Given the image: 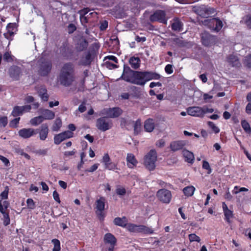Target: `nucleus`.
<instances>
[{
  "label": "nucleus",
  "instance_id": "obj_49",
  "mask_svg": "<svg viewBox=\"0 0 251 251\" xmlns=\"http://www.w3.org/2000/svg\"><path fill=\"white\" fill-rule=\"evenodd\" d=\"M141 123L140 119H138L134 124V130L135 132H137L141 128Z\"/></svg>",
  "mask_w": 251,
  "mask_h": 251
},
{
  "label": "nucleus",
  "instance_id": "obj_32",
  "mask_svg": "<svg viewBox=\"0 0 251 251\" xmlns=\"http://www.w3.org/2000/svg\"><path fill=\"white\" fill-rule=\"evenodd\" d=\"M213 37L207 33H202L201 40L202 42L205 46H209L210 41L212 40Z\"/></svg>",
  "mask_w": 251,
  "mask_h": 251
},
{
  "label": "nucleus",
  "instance_id": "obj_52",
  "mask_svg": "<svg viewBox=\"0 0 251 251\" xmlns=\"http://www.w3.org/2000/svg\"><path fill=\"white\" fill-rule=\"evenodd\" d=\"M90 10L89 8H84L79 11L80 16H87Z\"/></svg>",
  "mask_w": 251,
  "mask_h": 251
},
{
  "label": "nucleus",
  "instance_id": "obj_47",
  "mask_svg": "<svg viewBox=\"0 0 251 251\" xmlns=\"http://www.w3.org/2000/svg\"><path fill=\"white\" fill-rule=\"evenodd\" d=\"M85 81H86V79H85V77H83L82 79H81L80 80L79 86L78 89V90L79 91L83 92L85 90Z\"/></svg>",
  "mask_w": 251,
  "mask_h": 251
},
{
  "label": "nucleus",
  "instance_id": "obj_16",
  "mask_svg": "<svg viewBox=\"0 0 251 251\" xmlns=\"http://www.w3.org/2000/svg\"><path fill=\"white\" fill-rule=\"evenodd\" d=\"M187 114L191 116L202 117L204 116V112L202 107L191 106L187 109Z\"/></svg>",
  "mask_w": 251,
  "mask_h": 251
},
{
  "label": "nucleus",
  "instance_id": "obj_25",
  "mask_svg": "<svg viewBox=\"0 0 251 251\" xmlns=\"http://www.w3.org/2000/svg\"><path fill=\"white\" fill-rule=\"evenodd\" d=\"M184 145L182 141H174L171 143L170 148L172 151H175L181 149Z\"/></svg>",
  "mask_w": 251,
  "mask_h": 251
},
{
  "label": "nucleus",
  "instance_id": "obj_20",
  "mask_svg": "<svg viewBox=\"0 0 251 251\" xmlns=\"http://www.w3.org/2000/svg\"><path fill=\"white\" fill-rule=\"evenodd\" d=\"M127 165L129 168H133L136 166L138 161L132 153H128L126 157Z\"/></svg>",
  "mask_w": 251,
  "mask_h": 251
},
{
  "label": "nucleus",
  "instance_id": "obj_50",
  "mask_svg": "<svg viewBox=\"0 0 251 251\" xmlns=\"http://www.w3.org/2000/svg\"><path fill=\"white\" fill-rule=\"evenodd\" d=\"M76 29L75 25L73 24H70L68 26V30L69 34L73 33Z\"/></svg>",
  "mask_w": 251,
  "mask_h": 251
},
{
  "label": "nucleus",
  "instance_id": "obj_22",
  "mask_svg": "<svg viewBox=\"0 0 251 251\" xmlns=\"http://www.w3.org/2000/svg\"><path fill=\"white\" fill-rule=\"evenodd\" d=\"M215 10L213 8L202 6L200 8L198 14L202 17H207L209 15L213 14Z\"/></svg>",
  "mask_w": 251,
  "mask_h": 251
},
{
  "label": "nucleus",
  "instance_id": "obj_13",
  "mask_svg": "<svg viewBox=\"0 0 251 251\" xmlns=\"http://www.w3.org/2000/svg\"><path fill=\"white\" fill-rule=\"evenodd\" d=\"M22 73L21 68L16 65L11 66L9 69V76L14 80H19Z\"/></svg>",
  "mask_w": 251,
  "mask_h": 251
},
{
  "label": "nucleus",
  "instance_id": "obj_11",
  "mask_svg": "<svg viewBox=\"0 0 251 251\" xmlns=\"http://www.w3.org/2000/svg\"><path fill=\"white\" fill-rule=\"evenodd\" d=\"M103 242L105 244L109 245L107 251H114L115 246L116 245L117 239L112 234L106 233L103 237Z\"/></svg>",
  "mask_w": 251,
  "mask_h": 251
},
{
  "label": "nucleus",
  "instance_id": "obj_41",
  "mask_svg": "<svg viewBox=\"0 0 251 251\" xmlns=\"http://www.w3.org/2000/svg\"><path fill=\"white\" fill-rule=\"evenodd\" d=\"M27 206L28 209H34L35 208V204L33 200L28 198L26 200Z\"/></svg>",
  "mask_w": 251,
  "mask_h": 251
},
{
  "label": "nucleus",
  "instance_id": "obj_48",
  "mask_svg": "<svg viewBox=\"0 0 251 251\" xmlns=\"http://www.w3.org/2000/svg\"><path fill=\"white\" fill-rule=\"evenodd\" d=\"M48 150L47 149H39L34 151V153L39 155L44 156L47 154Z\"/></svg>",
  "mask_w": 251,
  "mask_h": 251
},
{
  "label": "nucleus",
  "instance_id": "obj_38",
  "mask_svg": "<svg viewBox=\"0 0 251 251\" xmlns=\"http://www.w3.org/2000/svg\"><path fill=\"white\" fill-rule=\"evenodd\" d=\"M241 126L243 127V128L247 132H251V127L249 124L248 122L245 120H242L241 121Z\"/></svg>",
  "mask_w": 251,
  "mask_h": 251
},
{
  "label": "nucleus",
  "instance_id": "obj_4",
  "mask_svg": "<svg viewBox=\"0 0 251 251\" xmlns=\"http://www.w3.org/2000/svg\"><path fill=\"white\" fill-rule=\"evenodd\" d=\"M157 160V152L155 150H151L144 158V164L149 171H152L155 168Z\"/></svg>",
  "mask_w": 251,
  "mask_h": 251
},
{
  "label": "nucleus",
  "instance_id": "obj_62",
  "mask_svg": "<svg viewBox=\"0 0 251 251\" xmlns=\"http://www.w3.org/2000/svg\"><path fill=\"white\" fill-rule=\"evenodd\" d=\"M110 159H111L110 158V156H109L108 153H106L103 156L102 162L103 164L105 163H107L110 161Z\"/></svg>",
  "mask_w": 251,
  "mask_h": 251
},
{
  "label": "nucleus",
  "instance_id": "obj_10",
  "mask_svg": "<svg viewBox=\"0 0 251 251\" xmlns=\"http://www.w3.org/2000/svg\"><path fill=\"white\" fill-rule=\"evenodd\" d=\"M61 55L66 59H71L74 55V51L72 47L67 42H63L59 48Z\"/></svg>",
  "mask_w": 251,
  "mask_h": 251
},
{
  "label": "nucleus",
  "instance_id": "obj_42",
  "mask_svg": "<svg viewBox=\"0 0 251 251\" xmlns=\"http://www.w3.org/2000/svg\"><path fill=\"white\" fill-rule=\"evenodd\" d=\"M208 125L214 133H218L220 132V129L219 127L217 126L212 122H208Z\"/></svg>",
  "mask_w": 251,
  "mask_h": 251
},
{
  "label": "nucleus",
  "instance_id": "obj_46",
  "mask_svg": "<svg viewBox=\"0 0 251 251\" xmlns=\"http://www.w3.org/2000/svg\"><path fill=\"white\" fill-rule=\"evenodd\" d=\"M189 239L190 242L196 241L200 242L201 241L200 238L195 234H191L189 235Z\"/></svg>",
  "mask_w": 251,
  "mask_h": 251
},
{
  "label": "nucleus",
  "instance_id": "obj_7",
  "mask_svg": "<svg viewBox=\"0 0 251 251\" xmlns=\"http://www.w3.org/2000/svg\"><path fill=\"white\" fill-rule=\"evenodd\" d=\"M203 25L216 32H218L223 26V22L218 19L212 18L204 20Z\"/></svg>",
  "mask_w": 251,
  "mask_h": 251
},
{
  "label": "nucleus",
  "instance_id": "obj_3",
  "mask_svg": "<svg viewBox=\"0 0 251 251\" xmlns=\"http://www.w3.org/2000/svg\"><path fill=\"white\" fill-rule=\"evenodd\" d=\"M51 61L47 58L41 57L38 61V72L42 76H48L52 69Z\"/></svg>",
  "mask_w": 251,
  "mask_h": 251
},
{
  "label": "nucleus",
  "instance_id": "obj_56",
  "mask_svg": "<svg viewBox=\"0 0 251 251\" xmlns=\"http://www.w3.org/2000/svg\"><path fill=\"white\" fill-rule=\"evenodd\" d=\"M244 64L251 69V55L246 57L244 60Z\"/></svg>",
  "mask_w": 251,
  "mask_h": 251
},
{
  "label": "nucleus",
  "instance_id": "obj_27",
  "mask_svg": "<svg viewBox=\"0 0 251 251\" xmlns=\"http://www.w3.org/2000/svg\"><path fill=\"white\" fill-rule=\"evenodd\" d=\"M182 154L186 161L190 163L193 162L194 160V156L192 152L188 150H183L182 151Z\"/></svg>",
  "mask_w": 251,
  "mask_h": 251
},
{
  "label": "nucleus",
  "instance_id": "obj_6",
  "mask_svg": "<svg viewBox=\"0 0 251 251\" xmlns=\"http://www.w3.org/2000/svg\"><path fill=\"white\" fill-rule=\"evenodd\" d=\"M126 228L130 232L141 233L145 234H150L153 232L151 229L144 225L128 223Z\"/></svg>",
  "mask_w": 251,
  "mask_h": 251
},
{
  "label": "nucleus",
  "instance_id": "obj_1",
  "mask_svg": "<svg viewBox=\"0 0 251 251\" xmlns=\"http://www.w3.org/2000/svg\"><path fill=\"white\" fill-rule=\"evenodd\" d=\"M119 79L132 84L144 86L147 81L157 79V73L133 71L128 66L124 64L123 72Z\"/></svg>",
  "mask_w": 251,
  "mask_h": 251
},
{
  "label": "nucleus",
  "instance_id": "obj_35",
  "mask_svg": "<svg viewBox=\"0 0 251 251\" xmlns=\"http://www.w3.org/2000/svg\"><path fill=\"white\" fill-rule=\"evenodd\" d=\"M158 21L164 24L166 23L167 19L163 11H158Z\"/></svg>",
  "mask_w": 251,
  "mask_h": 251
},
{
  "label": "nucleus",
  "instance_id": "obj_34",
  "mask_svg": "<svg viewBox=\"0 0 251 251\" xmlns=\"http://www.w3.org/2000/svg\"><path fill=\"white\" fill-rule=\"evenodd\" d=\"M227 61L233 66H238L239 65V62L237 57L234 55H230L227 59Z\"/></svg>",
  "mask_w": 251,
  "mask_h": 251
},
{
  "label": "nucleus",
  "instance_id": "obj_36",
  "mask_svg": "<svg viewBox=\"0 0 251 251\" xmlns=\"http://www.w3.org/2000/svg\"><path fill=\"white\" fill-rule=\"evenodd\" d=\"M3 215V224L4 226H7L10 223V219L8 212H6L2 214Z\"/></svg>",
  "mask_w": 251,
  "mask_h": 251
},
{
  "label": "nucleus",
  "instance_id": "obj_57",
  "mask_svg": "<svg viewBox=\"0 0 251 251\" xmlns=\"http://www.w3.org/2000/svg\"><path fill=\"white\" fill-rule=\"evenodd\" d=\"M116 193L119 195L124 196L126 193V190L124 188H119L116 189Z\"/></svg>",
  "mask_w": 251,
  "mask_h": 251
},
{
  "label": "nucleus",
  "instance_id": "obj_12",
  "mask_svg": "<svg viewBox=\"0 0 251 251\" xmlns=\"http://www.w3.org/2000/svg\"><path fill=\"white\" fill-rule=\"evenodd\" d=\"M35 134L38 133L40 140L45 141L48 136L49 132V126L47 123L43 124L39 128L35 129Z\"/></svg>",
  "mask_w": 251,
  "mask_h": 251
},
{
  "label": "nucleus",
  "instance_id": "obj_21",
  "mask_svg": "<svg viewBox=\"0 0 251 251\" xmlns=\"http://www.w3.org/2000/svg\"><path fill=\"white\" fill-rule=\"evenodd\" d=\"M128 220L125 216L122 218L116 217L113 220V223L115 225L120 226L123 227H126L128 224Z\"/></svg>",
  "mask_w": 251,
  "mask_h": 251
},
{
  "label": "nucleus",
  "instance_id": "obj_45",
  "mask_svg": "<svg viewBox=\"0 0 251 251\" xmlns=\"http://www.w3.org/2000/svg\"><path fill=\"white\" fill-rule=\"evenodd\" d=\"M51 242L53 244V249H56L58 251H60V242L59 240L57 239H53L51 240Z\"/></svg>",
  "mask_w": 251,
  "mask_h": 251
},
{
  "label": "nucleus",
  "instance_id": "obj_5",
  "mask_svg": "<svg viewBox=\"0 0 251 251\" xmlns=\"http://www.w3.org/2000/svg\"><path fill=\"white\" fill-rule=\"evenodd\" d=\"M106 199L103 197H100V198L96 201V214L98 219L100 221H103L105 218L104 210L105 209V203Z\"/></svg>",
  "mask_w": 251,
  "mask_h": 251
},
{
  "label": "nucleus",
  "instance_id": "obj_31",
  "mask_svg": "<svg viewBox=\"0 0 251 251\" xmlns=\"http://www.w3.org/2000/svg\"><path fill=\"white\" fill-rule=\"evenodd\" d=\"M195 190L193 186H188L183 188V192L185 196L189 197L193 195Z\"/></svg>",
  "mask_w": 251,
  "mask_h": 251
},
{
  "label": "nucleus",
  "instance_id": "obj_61",
  "mask_svg": "<svg viewBox=\"0 0 251 251\" xmlns=\"http://www.w3.org/2000/svg\"><path fill=\"white\" fill-rule=\"evenodd\" d=\"M108 27V22L107 21H104L102 22L100 25V29L101 30H105Z\"/></svg>",
  "mask_w": 251,
  "mask_h": 251
},
{
  "label": "nucleus",
  "instance_id": "obj_33",
  "mask_svg": "<svg viewBox=\"0 0 251 251\" xmlns=\"http://www.w3.org/2000/svg\"><path fill=\"white\" fill-rule=\"evenodd\" d=\"M44 121L43 118L40 115L32 118L30 123L32 126H36L41 124Z\"/></svg>",
  "mask_w": 251,
  "mask_h": 251
},
{
  "label": "nucleus",
  "instance_id": "obj_26",
  "mask_svg": "<svg viewBox=\"0 0 251 251\" xmlns=\"http://www.w3.org/2000/svg\"><path fill=\"white\" fill-rule=\"evenodd\" d=\"M129 63L134 69H137L140 65V59L138 57H131L129 60Z\"/></svg>",
  "mask_w": 251,
  "mask_h": 251
},
{
  "label": "nucleus",
  "instance_id": "obj_23",
  "mask_svg": "<svg viewBox=\"0 0 251 251\" xmlns=\"http://www.w3.org/2000/svg\"><path fill=\"white\" fill-rule=\"evenodd\" d=\"M42 117L45 120H52L55 117V113L52 111L45 109L41 112Z\"/></svg>",
  "mask_w": 251,
  "mask_h": 251
},
{
  "label": "nucleus",
  "instance_id": "obj_44",
  "mask_svg": "<svg viewBox=\"0 0 251 251\" xmlns=\"http://www.w3.org/2000/svg\"><path fill=\"white\" fill-rule=\"evenodd\" d=\"M16 28L15 24L9 23L7 25V28L8 31L10 35H12L14 34L13 31Z\"/></svg>",
  "mask_w": 251,
  "mask_h": 251
},
{
  "label": "nucleus",
  "instance_id": "obj_19",
  "mask_svg": "<svg viewBox=\"0 0 251 251\" xmlns=\"http://www.w3.org/2000/svg\"><path fill=\"white\" fill-rule=\"evenodd\" d=\"M122 112L119 107L109 108L105 110V114L109 118H114L120 116Z\"/></svg>",
  "mask_w": 251,
  "mask_h": 251
},
{
  "label": "nucleus",
  "instance_id": "obj_53",
  "mask_svg": "<svg viewBox=\"0 0 251 251\" xmlns=\"http://www.w3.org/2000/svg\"><path fill=\"white\" fill-rule=\"evenodd\" d=\"M112 43L114 44V47L117 49L119 48V40L117 37H115L111 39Z\"/></svg>",
  "mask_w": 251,
  "mask_h": 251
},
{
  "label": "nucleus",
  "instance_id": "obj_28",
  "mask_svg": "<svg viewBox=\"0 0 251 251\" xmlns=\"http://www.w3.org/2000/svg\"><path fill=\"white\" fill-rule=\"evenodd\" d=\"M154 128V124L151 119H149L145 121L144 123L145 130L147 132H151Z\"/></svg>",
  "mask_w": 251,
  "mask_h": 251
},
{
  "label": "nucleus",
  "instance_id": "obj_8",
  "mask_svg": "<svg viewBox=\"0 0 251 251\" xmlns=\"http://www.w3.org/2000/svg\"><path fill=\"white\" fill-rule=\"evenodd\" d=\"M96 126L99 130L105 131L112 128L113 123L111 120L108 119L106 117H102L96 120Z\"/></svg>",
  "mask_w": 251,
  "mask_h": 251
},
{
  "label": "nucleus",
  "instance_id": "obj_58",
  "mask_svg": "<svg viewBox=\"0 0 251 251\" xmlns=\"http://www.w3.org/2000/svg\"><path fill=\"white\" fill-rule=\"evenodd\" d=\"M106 169L109 170H114L115 169H117V165L114 162H110V164H109V165L107 166Z\"/></svg>",
  "mask_w": 251,
  "mask_h": 251
},
{
  "label": "nucleus",
  "instance_id": "obj_63",
  "mask_svg": "<svg viewBox=\"0 0 251 251\" xmlns=\"http://www.w3.org/2000/svg\"><path fill=\"white\" fill-rule=\"evenodd\" d=\"M165 72L168 74H171L173 72V67L171 65H167L165 68Z\"/></svg>",
  "mask_w": 251,
  "mask_h": 251
},
{
  "label": "nucleus",
  "instance_id": "obj_60",
  "mask_svg": "<svg viewBox=\"0 0 251 251\" xmlns=\"http://www.w3.org/2000/svg\"><path fill=\"white\" fill-rule=\"evenodd\" d=\"M202 109L204 112V115L207 113H211L213 112L214 111V109L211 108H208L206 106L202 107Z\"/></svg>",
  "mask_w": 251,
  "mask_h": 251
},
{
  "label": "nucleus",
  "instance_id": "obj_39",
  "mask_svg": "<svg viewBox=\"0 0 251 251\" xmlns=\"http://www.w3.org/2000/svg\"><path fill=\"white\" fill-rule=\"evenodd\" d=\"M224 213L225 216V220L227 222L230 223V219L233 216L232 211L229 209L224 211Z\"/></svg>",
  "mask_w": 251,
  "mask_h": 251
},
{
  "label": "nucleus",
  "instance_id": "obj_51",
  "mask_svg": "<svg viewBox=\"0 0 251 251\" xmlns=\"http://www.w3.org/2000/svg\"><path fill=\"white\" fill-rule=\"evenodd\" d=\"M0 160L4 163L5 166L8 167L9 166L10 162L6 157L0 155Z\"/></svg>",
  "mask_w": 251,
  "mask_h": 251
},
{
  "label": "nucleus",
  "instance_id": "obj_9",
  "mask_svg": "<svg viewBox=\"0 0 251 251\" xmlns=\"http://www.w3.org/2000/svg\"><path fill=\"white\" fill-rule=\"evenodd\" d=\"M96 51L94 49H90L87 52L85 53V55H83L80 60L79 65L84 66H90L93 61Z\"/></svg>",
  "mask_w": 251,
  "mask_h": 251
},
{
  "label": "nucleus",
  "instance_id": "obj_40",
  "mask_svg": "<svg viewBox=\"0 0 251 251\" xmlns=\"http://www.w3.org/2000/svg\"><path fill=\"white\" fill-rule=\"evenodd\" d=\"M8 124L7 116L0 117V127H5Z\"/></svg>",
  "mask_w": 251,
  "mask_h": 251
},
{
  "label": "nucleus",
  "instance_id": "obj_24",
  "mask_svg": "<svg viewBox=\"0 0 251 251\" xmlns=\"http://www.w3.org/2000/svg\"><path fill=\"white\" fill-rule=\"evenodd\" d=\"M88 46V41L84 38L80 39L77 44L76 48L78 51H83L86 50Z\"/></svg>",
  "mask_w": 251,
  "mask_h": 251
},
{
  "label": "nucleus",
  "instance_id": "obj_55",
  "mask_svg": "<svg viewBox=\"0 0 251 251\" xmlns=\"http://www.w3.org/2000/svg\"><path fill=\"white\" fill-rule=\"evenodd\" d=\"M53 197L55 201H56L58 203H60L61 201H60L59 194L56 190H55L53 192Z\"/></svg>",
  "mask_w": 251,
  "mask_h": 251
},
{
  "label": "nucleus",
  "instance_id": "obj_54",
  "mask_svg": "<svg viewBox=\"0 0 251 251\" xmlns=\"http://www.w3.org/2000/svg\"><path fill=\"white\" fill-rule=\"evenodd\" d=\"M248 189L245 187H241L238 189V187L237 186L234 187V190L233 191V193L234 194H237L239 192L242 191H248Z\"/></svg>",
  "mask_w": 251,
  "mask_h": 251
},
{
  "label": "nucleus",
  "instance_id": "obj_18",
  "mask_svg": "<svg viewBox=\"0 0 251 251\" xmlns=\"http://www.w3.org/2000/svg\"><path fill=\"white\" fill-rule=\"evenodd\" d=\"M35 132L36 131L35 129L32 128H24L19 130L18 134L21 137L24 139H27L35 135Z\"/></svg>",
  "mask_w": 251,
  "mask_h": 251
},
{
  "label": "nucleus",
  "instance_id": "obj_64",
  "mask_svg": "<svg viewBox=\"0 0 251 251\" xmlns=\"http://www.w3.org/2000/svg\"><path fill=\"white\" fill-rule=\"evenodd\" d=\"M245 22L247 25L249 27H251V15L246 17Z\"/></svg>",
  "mask_w": 251,
  "mask_h": 251
},
{
  "label": "nucleus",
  "instance_id": "obj_30",
  "mask_svg": "<svg viewBox=\"0 0 251 251\" xmlns=\"http://www.w3.org/2000/svg\"><path fill=\"white\" fill-rule=\"evenodd\" d=\"M62 126V120L60 118H57L51 126L52 131H58L59 130Z\"/></svg>",
  "mask_w": 251,
  "mask_h": 251
},
{
  "label": "nucleus",
  "instance_id": "obj_43",
  "mask_svg": "<svg viewBox=\"0 0 251 251\" xmlns=\"http://www.w3.org/2000/svg\"><path fill=\"white\" fill-rule=\"evenodd\" d=\"M20 120V118H16L13 120H11L9 123V126L13 128H16L17 127L18 125L19 124V121Z\"/></svg>",
  "mask_w": 251,
  "mask_h": 251
},
{
  "label": "nucleus",
  "instance_id": "obj_2",
  "mask_svg": "<svg viewBox=\"0 0 251 251\" xmlns=\"http://www.w3.org/2000/svg\"><path fill=\"white\" fill-rule=\"evenodd\" d=\"M61 85L69 87L72 85L75 80V69L72 62L64 63L62 66L58 76Z\"/></svg>",
  "mask_w": 251,
  "mask_h": 251
},
{
  "label": "nucleus",
  "instance_id": "obj_14",
  "mask_svg": "<svg viewBox=\"0 0 251 251\" xmlns=\"http://www.w3.org/2000/svg\"><path fill=\"white\" fill-rule=\"evenodd\" d=\"M172 198L171 192L167 189H161L158 191V199L162 202L169 203Z\"/></svg>",
  "mask_w": 251,
  "mask_h": 251
},
{
  "label": "nucleus",
  "instance_id": "obj_29",
  "mask_svg": "<svg viewBox=\"0 0 251 251\" xmlns=\"http://www.w3.org/2000/svg\"><path fill=\"white\" fill-rule=\"evenodd\" d=\"M182 27V24L179 19H175L173 20L172 24V28L173 30L180 31L181 30Z\"/></svg>",
  "mask_w": 251,
  "mask_h": 251
},
{
  "label": "nucleus",
  "instance_id": "obj_17",
  "mask_svg": "<svg viewBox=\"0 0 251 251\" xmlns=\"http://www.w3.org/2000/svg\"><path fill=\"white\" fill-rule=\"evenodd\" d=\"M89 16H92L95 18H97L98 14L96 12H93L89 13L87 16H80V21L84 28L85 29L86 33H88L89 31L86 24L91 22V20L89 19Z\"/></svg>",
  "mask_w": 251,
  "mask_h": 251
},
{
  "label": "nucleus",
  "instance_id": "obj_15",
  "mask_svg": "<svg viewBox=\"0 0 251 251\" xmlns=\"http://www.w3.org/2000/svg\"><path fill=\"white\" fill-rule=\"evenodd\" d=\"M31 109V106L30 105H25L22 106H15L13 108L11 114L14 117H17L22 115L24 113L29 112Z\"/></svg>",
  "mask_w": 251,
  "mask_h": 251
},
{
  "label": "nucleus",
  "instance_id": "obj_37",
  "mask_svg": "<svg viewBox=\"0 0 251 251\" xmlns=\"http://www.w3.org/2000/svg\"><path fill=\"white\" fill-rule=\"evenodd\" d=\"M53 140H54V143L55 145H59L62 142L64 141V140L63 139V137L61 135L60 133L58 134L55 135L54 136V138H53Z\"/></svg>",
  "mask_w": 251,
  "mask_h": 251
},
{
  "label": "nucleus",
  "instance_id": "obj_59",
  "mask_svg": "<svg viewBox=\"0 0 251 251\" xmlns=\"http://www.w3.org/2000/svg\"><path fill=\"white\" fill-rule=\"evenodd\" d=\"M37 92L39 94V96H40L42 94L45 93L46 92H47V90L45 86H41L39 87H38L37 89Z\"/></svg>",
  "mask_w": 251,
  "mask_h": 251
}]
</instances>
